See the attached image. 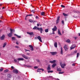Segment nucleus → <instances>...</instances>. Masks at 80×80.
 Listing matches in <instances>:
<instances>
[{"instance_id": "41", "label": "nucleus", "mask_w": 80, "mask_h": 80, "mask_svg": "<svg viewBox=\"0 0 80 80\" xmlns=\"http://www.w3.org/2000/svg\"><path fill=\"white\" fill-rule=\"evenodd\" d=\"M3 70V68H1L0 69V72H2Z\"/></svg>"}, {"instance_id": "38", "label": "nucleus", "mask_w": 80, "mask_h": 80, "mask_svg": "<svg viewBox=\"0 0 80 80\" xmlns=\"http://www.w3.org/2000/svg\"><path fill=\"white\" fill-rule=\"evenodd\" d=\"M79 55H80V54L79 53H77V58H78V57Z\"/></svg>"}, {"instance_id": "20", "label": "nucleus", "mask_w": 80, "mask_h": 80, "mask_svg": "<svg viewBox=\"0 0 80 80\" xmlns=\"http://www.w3.org/2000/svg\"><path fill=\"white\" fill-rule=\"evenodd\" d=\"M29 22H30L31 23H34L35 22V21H33L32 19H29Z\"/></svg>"}, {"instance_id": "48", "label": "nucleus", "mask_w": 80, "mask_h": 80, "mask_svg": "<svg viewBox=\"0 0 80 80\" xmlns=\"http://www.w3.org/2000/svg\"><path fill=\"white\" fill-rule=\"evenodd\" d=\"M72 66H75V63H73L72 64Z\"/></svg>"}, {"instance_id": "18", "label": "nucleus", "mask_w": 80, "mask_h": 80, "mask_svg": "<svg viewBox=\"0 0 80 80\" xmlns=\"http://www.w3.org/2000/svg\"><path fill=\"white\" fill-rule=\"evenodd\" d=\"M60 53L61 55H63V48H62V47L61 48Z\"/></svg>"}, {"instance_id": "63", "label": "nucleus", "mask_w": 80, "mask_h": 80, "mask_svg": "<svg viewBox=\"0 0 80 80\" xmlns=\"http://www.w3.org/2000/svg\"><path fill=\"white\" fill-rule=\"evenodd\" d=\"M5 8V7H3L2 8V9H4Z\"/></svg>"}, {"instance_id": "11", "label": "nucleus", "mask_w": 80, "mask_h": 80, "mask_svg": "<svg viewBox=\"0 0 80 80\" xmlns=\"http://www.w3.org/2000/svg\"><path fill=\"white\" fill-rule=\"evenodd\" d=\"M37 38L41 42H42V38H41V37H40V36H38L37 37Z\"/></svg>"}, {"instance_id": "25", "label": "nucleus", "mask_w": 80, "mask_h": 80, "mask_svg": "<svg viewBox=\"0 0 80 80\" xmlns=\"http://www.w3.org/2000/svg\"><path fill=\"white\" fill-rule=\"evenodd\" d=\"M62 14L64 17H68V14H65L64 13H63Z\"/></svg>"}, {"instance_id": "53", "label": "nucleus", "mask_w": 80, "mask_h": 80, "mask_svg": "<svg viewBox=\"0 0 80 80\" xmlns=\"http://www.w3.org/2000/svg\"><path fill=\"white\" fill-rule=\"evenodd\" d=\"M37 26H38V27H39V26H40V24H37Z\"/></svg>"}, {"instance_id": "22", "label": "nucleus", "mask_w": 80, "mask_h": 80, "mask_svg": "<svg viewBox=\"0 0 80 80\" xmlns=\"http://www.w3.org/2000/svg\"><path fill=\"white\" fill-rule=\"evenodd\" d=\"M54 46L55 47H56V48L57 47V42H55L54 43Z\"/></svg>"}, {"instance_id": "7", "label": "nucleus", "mask_w": 80, "mask_h": 80, "mask_svg": "<svg viewBox=\"0 0 80 80\" xmlns=\"http://www.w3.org/2000/svg\"><path fill=\"white\" fill-rule=\"evenodd\" d=\"M77 53V51L75 50L74 52H71V55H75V53Z\"/></svg>"}, {"instance_id": "15", "label": "nucleus", "mask_w": 80, "mask_h": 80, "mask_svg": "<svg viewBox=\"0 0 80 80\" xmlns=\"http://www.w3.org/2000/svg\"><path fill=\"white\" fill-rule=\"evenodd\" d=\"M27 34H28V35H33V33L32 32H27Z\"/></svg>"}, {"instance_id": "2", "label": "nucleus", "mask_w": 80, "mask_h": 80, "mask_svg": "<svg viewBox=\"0 0 80 80\" xmlns=\"http://www.w3.org/2000/svg\"><path fill=\"white\" fill-rule=\"evenodd\" d=\"M12 29H10V32L8 34V36L9 37H12Z\"/></svg>"}, {"instance_id": "54", "label": "nucleus", "mask_w": 80, "mask_h": 80, "mask_svg": "<svg viewBox=\"0 0 80 80\" xmlns=\"http://www.w3.org/2000/svg\"><path fill=\"white\" fill-rule=\"evenodd\" d=\"M37 62H40V60L38 59L37 60Z\"/></svg>"}, {"instance_id": "4", "label": "nucleus", "mask_w": 80, "mask_h": 80, "mask_svg": "<svg viewBox=\"0 0 80 80\" xmlns=\"http://www.w3.org/2000/svg\"><path fill=\"white\" fill-rule=\"evenodd\" d=\"M60 16H58L57 17V20L56 21V24H58L60 21Z\"/></svg>"}, {"instance_id": "27", "label": "nucleus", "mask_w": 80, "mask_h": 80, "mask_svg": "<svg viewBox=\"0 0 80 80\" xmlns=\"http://www.w3.org/2000/svg\"><path fill=\"white\" fill-rule=\"evenodd\" d=\"M38 30H39V31H43V29H42V28H38Z\"/></svg>"}, {"instance_id": "13", "label": "nucleus", "mask_w": 80, "mask_h": 80, "mask_svg": "<svg viewBox=\"0 0 80 80\" xmlns=\"http://www.w3.org/2000/svg\"><path fill=\"white\" fill-rule=\"evenodd\" d=\"M50 53L52 55H55L57 54V52H51Z\"/></svg>"}, {"instance_id": "60", "label": "nucleus", "mask_w": 80, "mask_h": 80, "mask_svg": "<svg viewBox=\"0 0 80 80\" xmlns=\"http://www.w3.org/2000/svg\"><path fill=\"white\" fill-rule=\"evenodd\" d=\"M0 18H1V19H2V16Z\"/></svg>"}, {"instance_id": "49", "label": "nucleus", "mask_w": 80, "mask_h": 80, "mask_svg": "<svg viewBox=\"0 0 80 80\" xmlns=\"http://www.w3.org/2000/svg\"><path fill=\"white\" fill-rule=\"evenodd\" d=\"M16 44L17 45H19V43H18V41H17L16 42Z\"/></svg>"}, {"instance_id": "6", "label": "nucleus", "mask_w": 80, "mask_h": 80, "mask_svg": "<svg viewBox=\"0 0 80 80\" xmlns=\"http://www.w3.org/2000/svg\"><path fill=\"white\" fill-rule=\"evenodd\" d=\"M5 35L3 34V35H2V36H1L0 37V39H1V40H4V38H5Z\"/></svg>"}, {"instance_id": "58", "label": "nucleus", "mask_w": 80, "mask_h": 80, "mask_svg": "<svg viewBox=\"0 0 80 80\" xmlns=\"http://www.w3.org/2000/svg\"><path fill=\"white\" fill-rule=\"evenodd\" d=\"M5 80H10V79H9L8 78H7V79H5Z\"/></svg>"}, {"instance_id": "29", "label": "nucleus", "mask_w": 80, "mask_h": 80, "mask_svg": "<svg viewBox=\"0 0 80 80\" xmlns=\"http://www.w3.org/2000/svg\"><path fill=\"white\" fill-rule=\"evenodd\" d=\"M12 40H16V38L15 37H12Z\"/></svg>"}, {"instance_id": "16", "label": "nucleus", "mask_w": 80, "mask_h": 80, "mask_svg": "<svg viewBox=\"0 0 80 80\" xmlns=\"http://www.w3.org/2000/svg\"><path fill=\"white\" fill-rule=\"evenodd\" d=\"M49 62L51 63H55L56 62V60H54L52 61H49Z\"/></svg>"}, {"instance_id": "57", "label": "nucleus", "mask_w": 80, "mask_h": 80, "mask_svg": "<svg viewBox=\"0 0 80 80\" xmlns=\"http://www.w3.org/2000/svg\"><path fill=\"white\" fill-rule=\"evenodd\" d=\"M2 3H0V6H1V7L2 6Z\"/></svg>"}, {"instance_id": "26", "label": "nucleus", "mask_w": 80, "mask_h": 80, "mask_svg": "<svg viewBox=\"0 0 80 80\" xmlns=\"http://www.w3.org/2000/svg\"><path fill=\"white\" fill-rule=\"evenodd\" d=\"M45 12H42L41 13V15H42L43 16H44V15H45Z\"/></svg>"}, {"instance_id": "55", "label": "nucleus", "mask_w": 80, "mask_h": 80, "mask_svg": "<svg viewBox=\"0 0 80 80\" xmlns=\"http://www.w3.org/2000/svg\"><path fill=\"white\" fill-rule=\"evenodd\" d=\"M29 54H30V53H27V55H29Z\"/></svg>"}, {"instance_id": "30", "label": "nucleus", "mask_w": 80, "mask_h": 80, "mask_svg": "<svg viewBox=\"0 0 80 80\" xmlns=\"http://www.w3.org/2000/svg\"><path fill=\"white\" fill-rule=\"evenodd\" d=\"M6 45H7V43L5 42L4 43V44H3V48H4V47H5Z\"/></svg>"}, {"instance_id": "46", "label": "nucleus", "mask_w": 80, "mask_h": 80, "mask_svg": "<svg viewBox=\"0 0 80 80\" xmlns=\"http://www.w3.org/2000/svg\"><path fill=\"white\" fill-rule=\"evenodd\" d=\"M40 70H42V72H43V71H44L43 69L40 68Z\"/></svg>"}, {"instance_id": "19", "label": "nucleus", "mask_w": 80, "mask_h": 80, "mask_svg": "<svg viewBox=\"0 0 80 80\" xmlns=\"http://www.w3.org/2000/svg\"><path fill=\"white\" fill-rule=\"evenodd\" d=\"M38 27L35 26L33 28V30H38Z\"/></svg>"}, {"instance_id": "23", "label": "nucleus", "mask_w": 80, "mask_h": 80, "mask_svg": "<svg viewBox=\"0 0 80 80\" xmlns=\"http://www.w3.org/2000/svg\"><path fill=\"white\" fill-rule=\"evenodd\" d=\"M58 34L59 35H62V34H61V32H60V31L59 29L58 30Z\"/></svg>"}, {"instance_id": "59", "label": "nucleus", "mask_w": 80, "mask_h": 80, "mask_svg": "<svg viewBox=\"0 0 80 80\" xmlns=\"http://www.w3.org/2000/svg\"><path fill=\"white\" fill-rule=\"evenodd\" d=\"M74 38H75V40H76V39H77V37H74Z\"/></svg>"}, {"instance_id": "5", "label": "nucleus", "mask_w": 80, "mask_h": 80, "mask_svg": "<svg viewBox=\"0 0 80 80\" xmlns=\"http://www.w3.org/2000/svg\"><path fill=\"white\" fill-rule=\"evenodd\" d=\"M75 47H76V45H72L70 49H71V50H72V49L75 48Z\"/></svg>"}, {"instance_id": "21", "label": "nucleus", "mask_w": 80, "mask_h": 80, "mask_svg": "<svg viewBox=\"0 0 80 80\" xmlns=\"http://www.w3.org/2000/svg\"><path fill=\"white\" fill-rule=\"evenodd\" d=\"M14 35L16 36V37H17L18 38H21V36H18V35H17L16 34H15Z\"/></svg>"}, {"instance_id": "3", "label": "nucleus", "mask_w": 80, "mask_h": 80, "mask_svg": "<svg viewBox=\"0 0 80 80\" xmlns=\"http://www.w3.org/2000/svg\"><path fill=\"white\" fill-rule=\"evenodd\" d=\"M60 65L61 66L62 68H65L64 67H65V66H66V65L65 64H62V62H60Z\"/></svg>"}, {"instance_id": "42", "label": "nucleus", "mask_w": 80, "mask_h": 80, "mask_svg": "<svg viewBox=\"0 0 80 80\" xmlns=\"http://www.w3.org/2000/svg\"><path fill=\"white\" fill-rule=\"evenodd\" d=\"M62 25H64L65 23H64V21L62 20Z\"/></svg>"}, {"instance_id": "9", "label": "nucleus", "mask_w": 80, "mask_h": 80, "mask_svg": "<svg viewBox=\"0 0 80 80\" xmlns=\"http://www.w3.org/2000/svg\"><path fill=\"white\" fill-rule=\"evenodd\" d=\"M22 57H23V58H25V59H28V57H27V56H26L24 54H22Z\"/></svg>"}, {"instance_id": "32", "label": "nucleus", "mask_w": 80, "mask_h": 80, "mask_svg": "<svg viewBox=\"0 0 80 80\" xmlns=\"http://www.w3.org/2000/svg\"><path fill=\"white\" fill-rule=\"evenodd\" d=\"M45 32L47 33V32H48V29H46L45 30Z\"/></svg>"}, {"instance_id": "45", "label": "nucleus", "mask_w": 80, "mask_h": 80, "mask_svg": "<svg viewBox=\"0 0 80 80\" xmlns=\"http://www.w3.org/2000/svg\"><path fill=\"white\" fill-rule=\"evenodd\" d=\"M34 68H35V69H37V68H38V67H37V66H35L34 67Z\"/></svg>"}, {"instance_id": "51", "label": "nucleus", "mask_w": 80, "mask_h": 80, "mask_svg": "<svg viewBox=\"0 0 80 80\" xmlns=\"http://www.w3.org/2000/svg\"><path fill=\"white\" fill-rule=\"evenodd\" d=\"M11 68L12 69H14V67L13 66H12Z\"/></svg>"}, {"instance_id": "31", "label": "nucleus", "mask_w": 80, "mask_h": 80, "mask_svg": "<svg viewBox=\"0 0 80 80\" xmlns=\"http://www.w3.org/2000/svg\"><path fill=\"white\" fill-rule=\"evenodd\" d=\"M57 70V71H59V72H61L62 71V69L60 68H58Z\"/></svg>"}, {"instance_id": "43", "label": "nucleus", "mask_w": 80, "mask_h": 80, "mask_svg": "<svg viewBox=\"0 0 80 80\" xmlns=\"http://www.w3.org/2000/svg\"><path fill=\"white\" fill-rule=\"evenodd\" d=\"M15 48H19V47L17 46H15Z\"/></svg>"}, {"instance_id": "35", "label": "nucleus", "mask_w": 80, "mask_h": 80, "mask_svg": "<svg viewBox=\"0 0 80 80\" xmlns=\"http://www.w3.org/2000/svg\"><path fill=\"white\" fill-rule=\"evenodd\" d=\"M31 12H32V13H34L35 12V11L34 10H32L31 11Z\"/></svg>"}, {"instance_id": "8", "label": "nucleus", "mask_w": 80, "mask_h": 80, "mask_svg": "<svg viewBox=\"0 0 80 80\" xmlns=\"http://www.w3.org/2000/svg\"><path fill=\"white\" fill-rule=\"evenodd\" d=\"M13 72L15 73H18V71L17 69H14L13 70Z\"/></svg>"}, {"instance_id": "61", "label": "nucleus", "mask_w": 80, "mask_h": 80, "mask_svg": "<svg viewBox=\"0 0 80 80\" xmlns=\"http://www.w3.org/2000/svg\"><path fill=\"white\" fill-rule=\"evenodd\" d=\"M64 33V31H63V30L62 31V33Z\"/></svg>"}, {"instance_id": "12", "label": "nucleus", "mask_w": 80, "mask_h": 80, "mask_svg": "<svg viewBox=\"0 0 80 80\" xmlns=\"http://www.w3.org/2000/svg\"><path fill=\"white\" fill-rule=\"evenodd\" d=\"M48 70L50 71L51 70V68H50V65H48L47 68Z\"/></svg>"}, {"instance_id": "64", "label": "nucleus", "mask_w": 80, "mask_h": 80, "mask_svg": "<svg viewBox=\"0 0 80 80\" xmlns=\"http://www.w3.org/2000/svg\"><path fill=\"white\" fill-rule=\"evenodd\" d=\"M79 36H80V33H78Z\"/></svg>"}, {"instance_id": "17", "label": "nucleus", "mask_w": 80, "mask_h": 80, "mask_svg": "<svg viewBox=\"0 0 80 80\" xmlns=\"http://www.w3.org/2000/svg\"><path fill=\"white\" fill-rule=\"evenodd\" d=\"M28 16H33V15L32 14L27 15L25 17V20H27V18Z\"/></svg>"}, {"instance_id": "50", "label": "nucleus", "mask_w": 80, "mask_h": 80, "mask_svg": "<svg viewBox=\"0 0 80 80\" xmlns=\"http://www.w3.org/2000/svg\"><path fill=\"white\" fill-rule=\"evenodd\" d=\"M36 19H37L38 18H38V16H36Z\"/></svg>"}, {"instance_id": "39", "label": "nucleus", "mask_w": 80, "mask_h": 80, "mask_svg": "<svg viewBox=\"0 0 80 80\" xmlns=\"http://www.w3.org/2000/svg\"><path fill=\"white\" fill-rule=\"evenodd\" d=\"M64 73V72H58V73L59 74H62V73Z\"/></svg>"}, {"instance_id": "28", "label": "nucleus", "mask_w": 80, "mask_h": 80, "mask_svg": "<svg viewBox=\"0 0 80 80\" xmlns=\"http://www.w3.org/2000/svg\"><path fill=\"white\" fill-rule=\"evenodd\" d=\"M8 78H11L12 77V75L10 74H8Z\"/></svg>"}, {"instance_id": "56", "label": "nucleus", "mask_w": 80, "mask_h": 80, "mask_svg": "<svg viewBox=\"0 0 80 80\" xmlns=\"http://www.w3.org/2000/svg\"><path fill=\"white\" fill-rule=\"evenodd\" d=\"M52 34H53L54 35L55 34V33L54 32V31L52 32Z\"/></svg>"}, {"instance_id": "52", "label": "nucleus", "mask_w": 80, "mask_h": 80, "mask_svg": "<svg viewBox=\"0 0 80 80\" xmlns=\"http://www.w3.org/2000/svg\"><path fill=\"white\" fill-rule=\"evenodd\" d=\"M29 47L30 48L32 47V45H29Z\"/></svg>"}, {"instance_id": "34", "label": "nucleus", "mask_w": 80, "mask_h": 80, "mask_svg": "<svg viewBox=\"0 0 80 80\" xmlns=\"http://www.w3.org/2000/svg\"><path fill=\"white\" fill-rule=\"evenodd\" d=\"M66 42H68V43H70V41L69 39H68L66 41Z\"/></svg>"}, {"instance_id": "62", "label": "nucleus", "mask_w": 80, "mask_h": 80, "mask_svg": "<svg viewBox=\"0 0 80 80\" xmlns=\"http://www.w3.org/2000/svg\"><path fill=\"white\" fill-rule=\"evenodd\" d=\"M42 31H40L41 33H42Z\"/></svg>"}, {"instance_id": "24", "label": "nucleus", "mask_w": 80, "mask_h": 80, "mask_svg": "<svg viewBox=\"0 0 80 80\" xmlns=\"http://www.w3.org/2000/svg\"><path fill=\"white\" fill-rule=\"evenodd\" d=\"M57 65V64H56V63H55L53 64V65H52V67L53 68H54L55 66Z\"/></svg>"}, {"instance_id": "1", "label": "nucleus", "mask_w": 80, "mask_h": 80, "mask_svg": "<svg viewBox=\"0 0 80 80\" xmlns=\"http://www.w3.org/2000/svg\"><path fill=\"white\" fill-rule=\"evenodd\" d=\"M17 60H18V61H17ZM14 60L15 62H16V63H19V61L24 60V59L22 58H18L17 59V60L16 59H14Z\"/></svg>"}, {"instance_id": "47", "label": "nucleus", "mask_w": 80, "mask_h": 80, "mask_svg": "<svg viewBox=\"0 0 80 80\" xmlns=\"http://www.w3.org/2000/svg\"><path fill=\"white\" fill-rule=\"evenodd\" d=\"M25 50L26 52H27V51H29V52H30V50H27L26 49H25Z\"/></svg>"}, {"instance_id": "40", "label": "nucleus", "mask_w": 80, "mask_h": 80, "mask_svg": "<svg viewBox=\"0 0 80 80\" xmlns=\"http://www.w3.org/2000/svg\"><path fill=\"white\" fill-rule=\"evenodd\" d=\"M61 7H62V8H65V6H64V5H61Z\"/></svg>"}, {"instance_id": "37", "label": "nucleus", "mask_w": 80, "mask_h": 80, "mask_svg": "<svg viewBox=\"0 0 80 80\" xmlns=\"http://www.w3.org/2000/svg\"><path fill=\"white\" fill-rule=\"evenodd\" d=\"M37 72H40V69L38 68L37 70Z\"/></svg>"}, {"instance_id": "44", "label": "nucleus", "mask_w": 80, "mask_h": 80, "mask_svg": "<svg viewBox=\"0 0 80 80\" xmlns=\"http://www.w3.org/2000/svg\"><path fill=\"white\" fill-rule=\"evenodd\" d=\"M53 71H48V73H52L53 72Z\"/></svg>"}, {"instance_id": "14", "label": "nucleus", "mask_w": 80, "mask_h": 80, "mask_svg": "<svg viewBox=\"0 0 80 80\" xmlns=\"http://www.w3.org/2000/svg\"><path fill=\"white\" fill-rule=\"evenodd\" d=\"M64 49L65 50V51H67L68 50V48H67V46L66 45H64Z\"/></svg>"}, {"instance_id": "36", "label": "nucleus", "mask_w": 80, "mask_h": 80, "mask_svg": "<svg viewBox=\"0 0 80 80\" xmlns=\"http://www.w3.org/2000/svg\"><path fill=\"white\" fill-rule=\"evenodd\" d=\"M30 48H31V50L32 51H33V46H32Z\"/></svg>"}, {"instance_id": "10", "label": "nucleus", "mask_w": 80, "mask_h": 80, "mask_svg": "<svg viewBox=\"0 0 80 80\" xmlns=\"http://www.w3.org/2000/svg\"><path fill=\"white\" fill-rule=\"evenodd\" d=\"M57 30V27L54 26V28H53L52 29V30L53 32H55V31H56Z\"/></svg>"}, {"instance_id": "33", "label": "nucleus", "mask_w": 80, "mask_h": 80, "mask_svg": "<svg viewBox=\"0 0 80 80\" xmlns=\"http://www.w3.org/2000/svg\"><path fill=\"white\" fill-rule=\"evenodd\" d=\"M8 72V70L6 69L4 71V73H7V72Z\"/></svg>"}]
</instances>
